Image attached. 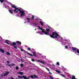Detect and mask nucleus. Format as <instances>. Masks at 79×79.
<instances>
[{
  "label": "nucleus",
  "mask_w": 79,
  "mask_h": 79,
  "mask_svg": "<svg viewBox=\"0 0 79 79\" xmlns=\"http://www.w3.org/2000/svg\"><path fill=\"white\" fill-rule=\"evenodd\" d=\"M11 7L12 8H14L15 9L14 10V12H15L16 13H17L18 12V11L20 13L21 15L20 16V17H22V16H23L25 15V13H24V11L23 10H21L20 9H18V8L16 7L15 6L12 5L11 6Z\"/></svg>",
  "instance_id": "obj_1"
},
{
  "label": "nucleus",
  "mask_w": 79,
  "mask_h": 79,
  "mask_svg": "<svg viewBox=\"0 0 79 79\" xmlns=\"http://www.w3.org/2000/svg\"><path fill=\"white\" fill-rule=\"evenodd\" d=\"M44 34L45 35H49L50 37L51 38H53V39H55V38H56L57 37H59L60 35L58 33L56 32H52V35H50L49 34V33L48 31H45L44 33Z\"/></svg>",
  "instance_id": "obj_2"
},
{
  "label": "nucleus",
  "mask_w": 79,
  "mask_h": 79,
  "mask_svg": "<svg viewBox=\"0 0 79 79\" xmlns=\"http://www.w3.org/2000/svg\"><path fill=\"white\" fill-rule=\"evenodd\" d=\"M16 44H19V45H21V42L20 41H16L15 43V42H13V43L10 44V46H13L14 48H15V49H18V47H16L15 45H16Z\"/></svg>",
  "instance_id": "obj_3"
},
{
  "label": "nucleus",
  "mask_w": 79,
  "mask_h": 79,
  "mask_svg": "<svg viewBox=\"0 0 79 79\" xmlns=\"http://www.w3.org/2000/svg\"><path fill=\"white\" fill-rule=\"evenodd\" d=\"M18 77L19 78V79H23V78L24 79H28V78H27L26 76H23L22 77L19 76H18Z\"/></svg>",
  "instance_id": "obj_4"
},
{
  "label": "nucleus",
  "mask_w": 79,
  "mask_h": 79,
  "mask_svg": "<svg viewBox=\"0 0 79 79\" xmlns=\"http://www.w3.org/2000/svg\"><path fill=\"white\" fill-rule=\"evenodd\" d=\"M10 73V72L8 71L5 73L4 75V76H6L8 75V74Z\"/></svg>",
  "instance_id": "obj_5"
},
{
  "label": "nucleus",
  "mask_w": 79,
  "mask_h": 79,
  "mask_svg": "<svg viewBox=\"0 0 79 79\" xmlns=\"http://www.w3.org/2000/svg\"><path fill=\"white\" fill-rule=\"evenodd\" d=\"M72 49L73 50V51H75L77 50V48H74V47H73Z\"/></svg>",
  "instance_id": "obj_6"
},
{
  "label": "nucleus",
  "mask_w": 79,
  "mask_h": 79,
  "mask_svg": "<svg viewBox=\"0 0 79 79\" xmlns=\"http://www.w3.org/2000/svg\"><path fill=\"white\" fill-rule=\"evenodd\" d=\"M0 51H1V52H2V53H4L5 52L4 50H3V49H0Z\"/></svg>",
  "instance_id": "obj_7"
},
{
  "label": "nucleus",
  "mask_w": 79,
  "mask_h": 79,
  "mask_svg": "<svg viewBox=\"0 0 79 79\" xmlns=\"http://www.w3.org/2000/svg\"><path fill=\"white\" fill-rule=\"evenodd\" d=\"M27 53L28 55H29L31 56H33V55L32 54H31L28 52H27Z\"/></svg>",
  "instance_id": "obj_8"
},
{
  "label": "nucleus",
  "mask_w": 79,
  "mask_h": 79,
  "mask_svg": "<svg viewBox=\"0 0 79 79\" xmlns=\"http://www.w3.org/2000/svg\"><path fill=\"white\" fill-rule=\"evenodd\" d=\"M18 74H20L21 75H23V72H19L18 73Z\"/></svg>",
  "instance_id": "obj_9"
},
{
  "label": "nucleus",
  "mask_w": 79,
  "mask_h": 79,
  "mask_svg": "<svg viewBox=\"0 0 79 79\" xmlns=\"http://www.w3.org/2000/svg\"><path fill=\"white\" fill-rule=\"evenodd\" d=\"M32 53H33L34 56L35 57H37V56H36V55H35V53H36V52H33Z\"/></svg>",
  "instance_id": "obj_10"
},
{
  "label": "nucleus",
  "mask_w": 79,
  "mask_h": 79,
  "mask_svg": "<svg viewBox=\"0 0 79 79\" xmlns=\"http://www.w3.org/2000/svg\"><path fill=\"white\" fill-rule=\"evenodd\" d=\"M27 19L28 20V23H30V19L29 18H27Z\"/></svg>",
  "instance_id": "obj_11"
},
{
  "label": "nucleus",
  "mask_w": 79,
  "mask_h": 79,
  "mask_svg": "<svg viewBox=\"0 0 79 79\" xmlns=\"http://www.w3.org/2000/svg\"><path fill=\"white\" fill-rule=\"evenodd\" d=\"M9 12H10V13H11V14H13V11H12V10H9Z\"/></svg>",
  "instance_id": "obj_12"
},
{
  "label": "nucleus",
  "mask_w": 79,
  "mask_h": 79,
  "mask_svg": "<svg viewBox=\"0 0 79 79\" xmlns=\"http://www.w3.org/2000/svg\"><path fill=\"white\" fill-rule=\"evenodd\" d=\"M33 76H34V78H37V79L39 78L38 77L35 75H33Z\"/></svg>",
  "instance_id": "obj_13"
},
{
  "label": "nucleus",
  "mask_w": 79,
  "mask_h": 79,
  "mask_svg": "<svg viewBox=\"0 0 79 79\" xmlns=\"http://www.w3.org/2000/svg\"><path fill=\"white\" fill-rule=\"evenodd\" d=\"M40 24H41V26H44V24L42 22H41V21H40Z\"/></svg>",
  "instance_id": "obj_14"
},
{
  "label": "nucleus",
  "mask_w": 79,
  "mask_h": 79,
  "mask_svg": "<svg viewBox=\"0 0 79 79\" xmlns=\"http://www.w3.org/2000/svg\"><path fill=\"white\" fill-rule=\"evenodd\" d=\"M6 54L7 55H10V53L8 52H6Z\"/></svg>",
  "instance_id": "obj_15"
},
{
  "label": "nucleus",
  "mask_w": 79,
  "mask_h": 79,
  "mask_svg": "<svg viewBox=\"0 0 79 79\" xmlns=\"http://www.w3.org/2000/svg\"><path fill=\"white\" fill-rule=\"evenodd\" d=\"M56 72L58 73H61V72L60 71H58L57 70H56Z\"/></svg>",
  "instance_id": "obj_16"
},
{
  "label": "nucleus",
  "mask_w": 79,
  "mask_h": 79,
  "mask_svg": "<svg viewBox=\"0 0 79 79\" xmlns=\"http://www.w3.org/2000/svg\"><path fill=\"white\" fill-rule=\"evenodd\" d=\"M76 78L75 76L74 75L72 76V79H75Z\"/></svg>",
  "instance_id": "obj_17"
},
{
  "label": "nucleus",
  "mask_w": 79,
  "mask_h": 79,
  "mask_svg": "<svg viewBox=\"0 0 79 79\" xmlns=\"http://www.w3.org/2000/svg\"><path fill=\"white\" fill-rule=\"evenodd\" d=\"M46 30L47 31V32H49L50 31V29H46Z\"/></svg>",
  "instance_id": "obj_18"
},
{
  "label": "nucleus",
  "mask_w": 79,
  "mask_h": 79,
  "mask_svg": "<svg viewBox=\"0 0 79 79\" xmlns=\"http://www.w3.org/2000/svg\"><path fill=\"white\" fill-rule=\"evenodd\" d=\"M45 29H43L42 31V33H45Z\"/></svg>",
  "instance_id": "obj_19"
},
{
  "label": "nucleus",
  "mask_w": 79,
  "mask_h": 79,
  "mask_svg": "<svg viewBox=\"0 0 79 79\" xmlns=\"http://www.w3.org/2000/svg\"><path fill=\"white\" fill-rule=\"evenodd\" d=\"M56 65L57 66H60V63H59L58 62H57L56 63Z\"/></svg>",
  "instance_id": "obj_20"
},
{
  "label": "nucleus",
  "mask_w": 79,
  "mask_h": 79,
  "mask_svg": "<svg viewBox=\"0 0 79 79\" xmlns=\"http://www.w3.org/2000/svg\"><path fill=\"white\" fill-rule=\"evenodd\" d=\"M19 69V67L18 66H17L15 68V69H16V70H18Z\"/></svg>",
  "instance_id": "obj_21"
},
{
  "label": "nucleus",
  "mask_w": 79,
  "mask_h": 79,
  "mask_svg": "<svg viewBox=\"0 0 79 79\" xmlns=\"http://www.w3.org/2000/svg\"><path fill=\"white\" fill-rule=\"evenodd\" d=\"M32 19H34V15H32V17H31Z\"/></svg>",
  "instance_id": "obj_22"
},
{
  "label": "nucleus",
  "mask_w": 79,
  "mask_h": 79,
  "mask_svg": "<svg viewBox=\"0 0 79 79\" xmlns=\"http://www.w3.org/2000/svg\"><path fill=\"white\" fill-rule=\"evenodd\" d=\"M61 76H62V77H65V76H64V75L63 74H61Z\"/></svg>",
  "instance_id": "obj_23"
},
{
  "label": "nucleus",
  "mask_w": 79,
  "mask_h": 79,
  "mask_svg": "<svg viewBox=\"0 0 79 79\" xmlns=\"http://www.w3.org/2000/svg\"><path fill=\"white\" fill-rule=\"evenodd\" d=\"M3 1H4V0H0V2L1 3H3Z\"/></svg>",
  "instance_id": "obj_24"
},
{
  "label": "nucleus",
  "mask_w": 79,
  "mask_h": 79,
  "mask_svg": "<svg viewBox=\"0 0 79 79\" xmlns=\"http://www.w3.org/2000/svg\"><path fill=\"white\" fill-rule=\"evenodd\" d=\"M31 78L32 79H33L34 78V76H33V75H31Z\"/></svg>",
  "instance_id": "obj_25"
},
{
  "label": "nucleus",
  "mask_w": 79,
  "mask_h": 79,
  "mask_svg": "<svg viewBox=\"0 0 79 79\" xmlns=\"http://www.w3.org/2000/svg\"><path fill=\"white\" fill-rule=\"evenodd\" d=\"M27 49H28V50H29V51H30V50H31V48H28Z\"/></svg>",
  "instance_id": "obj_26"
},
{
  "label": "nucleus",
  "mask_w": 79,
  "mask_h": 79,
  "mask_svg": "<svg viewBox=\"0 0 79 79\" xmlns=\"http://www.w3.org/2000/svg\"><path fill=\"white\" fill-rule=\"evenodd\" d=\"M11 66H15V64H11V65H10Z\"/></svg>",
  "instance_id": "obj_27"
},
{
  "label": "nucleus",
  "mask_w": 79,
  "mask_h": 79,
  "mask_svg": "<svg viewBox=\"0 0 79 79\" xmlns=\"http://www.w3.org/2000/svg\"><path fill=\"white\" fill-rule=\"evenodd\" d=\"M20 66L21 67H23V64H20Z\"/></svg>",
  "instance_id": "obj_28"
},
{
  "label": "nucleus",
  "mask_w": 79,
  "mask_h": 79,
  "mask_svg": "<svg viewBox=\"0 0 79 79\" xmlns=\"http://www.w3.org/2000/svg\"><path fill=\"white\" fill-rule=\"evenodd\" d=\"M77 53H79V50H77Z\"/></svg>",
  "instance_id": "obj_29"
},
{
  "label": "nucleus",
  "mask_w": 79,
  "mask_h": 79,
  "mask_svg": "<svg viewBox=\"0 0 79 79\" xmlns=\"http://www.w3.org/2000/svg\"><path fill=\"white\" fill-rule=\"evenodd\" d=\"M46 69L48 71H50V69H48V68H46Z\"/></svg>",
  "instance_id": "obj_30"
},
{
  "label": "nucleus",
  "mask_w": 79,
  "mask_h": 79,
  "mask_svg": "<svg viewBox=\"0 0 79 79\" xmlns=\"http://www.w3.org/2000/svg\"><path fill=\"white\" fill-rule=\"evenodd\" d=\"M31 61H35V60H34V59H31Z\"/></svg>",
  "instance_id": "obj_31"
},
{
  "label": "nucleus",
  "mask_w": 79,
  "mask_h": 79,
  "mask_svg": "<svg viewBox=\"0 0 79 79\" xmlns=\"http://www.w3.org/2000/svg\"><path fill=\"white\" fill-rule=\"evenodd\" d=\"M68 48V47L67 46H65V48Z\"/></svg>",
  "instance_id": "obj_32"
},
{
  "label": "nucleus",
  "mask_w": 79,
  "mask_h": 79,
  "mask_svg": "<svg viewBox=\"0 0 79 79\" xmlns=\"http://www.w3.org/2000/svg\"><path fill=\"white\" fill-rule=\"evenodd\" d=\"M7 66H11V65L10 64H7Z\"/></svg>",
  "instance_id": "obj_33"
},
{
  "label": "nucleus",
  "mask_w": 79,
  "mask_h": 79,
  "mask_svg": "<svg viewBox=\"0 0 79 79\" xmlns=\"http://www.w3.org/2000/svg\"><path fill=\"white\" fill-rule=\"evenodd\" d=\"M5 43H6L7 44H8V45H9V43L7 42H5Z\"/></svg>",
  "instance_id": "obj_34"
},
{
  "label": "nucleus",
  "mask_w": 79,
  "mask_h": 79,
  "mask_svg": "<svg viewBox=\"0 0 79 79\" xmlns=\"http://www.w3.org/2000/svg\"><path fill=\"white\" fill-rule=\"evenodd\" d=\"M40 63H43V64H45V63L44 62L41 61L40 62Z\"/></svg>",
  "instance_id": "obj_35"
},
{
  "label": "nucleus",
  "mask_w": 79,
  "mask_h": 79,
  "mask_svg": "<svg viewBox=\"0 0 79 79\" xmlns=\"http://www.w3.org/2000/svg\"><path fill=\"white\" fill-rule=\"evenodd\" d=\"M6 63H8V64H9V63H10V62L8 61H6Z\"/></svg>",
  "instance_id": "obj_36"
},
{
  "label": "nucleus",
  "mask_w": 79,
  "mask_h": 79,
  "mask_svg": "<svg viewBox=\"0 0 79 79\" xmlns=\"http://www.w3.org/2000/svg\"><path fill=\"white\" fill-rule=\"evenodd\" d=\"M49 73L50 74H52V73H50V72H49Z\"/></svg>",
  "instance_id": "obj_37"
},
{
  "label": "nucleus",
  "mask_w": 79,
  "mask_h": 79,
  "mask_svg": "<svg viewBox=\"0 0 79 79\" xmlns=\"http://www.w3.org/2000/svg\"><path fill=\"white\" fill-rule=\"evenodd\" d=\"M38 27H39V29H40L41 28L40 26H38Z\"/></svg>",
  "instance_id": "obj_38"
},
{
  "label": "nucleus",
  "mask_w": 79,
  "mask_h": 79,
  "mask_svg": "<svg viewBox=\"0 0 79 79\" xmlns=\"http://www.w3.org/2000/svg\"><path fill=\"white\" fill-rule=\"evenodd\" d=\"M21 50L22 52H23V50L22 49H21Z\"/></svg>",
  "instance_id": "obj_39"
},
{
  "label": "nucleus",
  "mask_w": 79,
  "mask_h": 79,
  "mask_svg": "<svg viewBox=\"0 0 79 79\" xmlns=\"http://www.w3.org/2000/svg\"><path fill=\"white\" fill-rule=\"evenodd\" d=\"M40 30H42V31L43 29V28H40Z\"/></svg>",
  "instance_id": "obj_40"
},
{
  "label": "nucleus",
  "mask_w": 79,
  "mask_h": 79,
  "mask_svg": "<svg viewBox=\"0 0 79 79\" xmlns=\"http://www.w3.org/2000/svg\"><path fill=\"white\" fill-rule=\"evenodd\" d=\"M48 28H50V26H48Z\"/></svg>",
  "instance_id": "obj_41"
},
{
  "label": "nucleus",
  "mask_w": 79,
  "mask_h": 79,
  "mask_svg": "<svg viewBox=\"0 0 79 79\" xmlns=\"http://www.w3.org/2000/svg\"><path fill=\"white\" fill-rule=\"evenodd\" d=\"M6 42H8V40H6Z\"/></svg>",
  "instance_id": "obj_42"
},
{
  "label": "nucleus",
  "mask_w": 79,
  "mask_h": 79,
  "mask_svg": "<svg viewBox=\"0 0 79 79\" xmlns=\"http://www.w3.org/2000/svg\"><path fill=\"white\" fill-rule=\"evenodd\" d=\"M74 53H76V51H75Z\"/></svg>",
  "instance_id": "obj_43"
},
{
  "label": "nucleus",
  "mask_w": 79,
  "mask_h": 79,
  "mask_svg": "<svg viewBox=\"0 0 79 79\" xmlns=\"http://www.w3.org/2000/svg\"><path fill=\"white\" fill-rule=\"evenodd\" d=\"M34 25H36V26H37V24L36 23H35Z\"/></svg>",
  "instance_id": "obj_44"
},
{
  "label": "nucleus",
  "mask_w": 79,
  "mask_h": 79,
  "mask_svg": "<svg viewBox=\"0 0 79 79\" xmlns=\"http://www.w3.org/2000/svg\"><path fill=\"white\" fill-rule=\"evenodd\" d=\"M32 49L33 50H34V48H32Z\"/></svg>",
  "instance_id": "obj_45"
},
{
  "label": "nucleus",
  "mask_w": 79,
  "mask_h": 79,
  "mask_svg": "<svg viewBox=\"0 0 79 79\" xmlns=\"http://www.w3.org/2000/svg\"><path fill=\"white\" fill-rule=\"evenodd\" d=\"M52 66H53L55 67V65H54L53 64H52Z\"/></svg>",
  "instance_id": "obj_46"
},
{
  "label": "nucleus",
  "mask_w": 79,
  "mask_h": 79,
  "mask_svg": "<svg viewBox=\"0 0 79 79\" xmlns=\"http://www.w3.org/2000/svg\"><path fill=\"white\" fill-rule=\"evenodd\" d=\"M5 8H7V7H6V6H5Z\"/></svg>",
  "instance_id": "obj_47"
},
{
  "label": "nucleus",
  "mask_w": 79,
  "mask_h": 79,
  "mask_svg": "<svg viewBox=\"0 0 79 79\" xmlns=\"http://www.w3.org/2000/svg\"><path fill=\"white\" fill-rule=\"evenodd\" d=\"M38 61H40V60H38Z\"/></svg>",
  "instance_id": "obj_48"
},
{
  "label": "nucleus",
  "mask_w": 79,
  "mask_h": 79,
  "mask_svg": "<svg viewBox=\"0 0 79 79\" xmlns=\"http://www.w3.org/2000/svg\"><path fill=\"white\" fill-rule=\"evenodd\" d=\"M74 79H77V78H76Z\"/></svg>",
  "instance_id": "obj_49"
},
{
  "label": "nucleus",
  "mask_w": 79,
  "mask_h": 79,
  "mask_svg": "<svg viewBox=\"0 0 79 79\" xmlns=\"http://www.w3.org/2000/svg\"><path fill=\"white\" fill-rule=\"evenodd\" d=\"M25 58H26V56H25Z\"/></svg>",
  "instance_id": "obj_50"
},
{
  "label": "nucleus",
  "mask_w": 79,
  "mask_h": 79,
  "mask_svg": "<svg viewBox=\"0 0 79 79\" xmlns=\"http://www.w3.org/2000/svg\"><path fill=\"white\" fill-rule=\"evenodd\" d=\"M35 30H36V29H35Z\"/></svg>",
  "instance_id": "obj_51"
},
{
  "label": "nucleus",
  "mask_w": 79,
  "mask_h": 79,
  "mask_svg": "<svg viewBox=\"0 0 79 79\" xmlns=\"http://www.w3.org/2000/svg\"><path fill=\"white\" fill-rule=\"evenodd\" d=\"M18 79V78H16V79Z\"/></svg>",
  "instance_id": "obj_52"
},
{
  "label": "nucleus",
  "mask_w": 79,
  "mask_h": 79,
  "mask_svg": "<svg viewBox=\"0 0 79 79\" xmlns=\"http://www.w3.org/2000/svg\"><path fill=\"white\" fill-rule=\"evenodd\" d=\"M12 11H14V10H12Z\"/></svg>",
  "instance_id": "obj_53"
},
{
  "label": "nucleus",
  "mask_w": 79,
  "mask_h": 79,
  "mask_svg": "<svg viewBox=\"0 0 79 79\" xmlns=\"http://www.w3.org/2000/svg\"><path fill=\"white\" fill-rule=\"evenodd\" d=\"M0 79H1V78H0Z\"/></svg>",
  "instance_id": "obj_54"
}]
</instances>
